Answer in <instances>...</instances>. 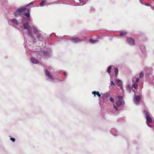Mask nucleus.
I'll return each mask as SVG.
<instances>
[{"mask_svg": "<svg viewBox=\"0 0 154 154\" xmlns=\"http://www.w3.org/2000/svg\"><path fill=\"white\" fill-rule=\"evenodd\" d=\"M23 26L25 29L27 30L28 35L32 39L33 43L37 42V39L40 41L45 39V37L42 33V32L38 29L36 26H33L32 27L29 25L28 22L24 23Z\"/></svg>", "mask_w": 154, "mask_h": 154, "instance_id": "obj_1", "label": "nucleus"}, {"mask_svg": "<svg viewBox=\"0 0 154 154\" xmlns=\"http://www.w3.org/2000/svg\"><path fill=\"white\" fill-rule=\"evenodd\" d=\"M63 71L60 70L59 72H55L54 75H52L46 69L45 70V74L47 77V80L50 82H60L64 81L62 77L59 75V74L60 73Z\"/></svg>", "mask_w": 154, "mask_h": 154, "instance_id": "obj_2", "label": "nucleus"}, {"mask_svg": "<svg viewBox=\"0 0 154 154\" xmlns=\"http://www.w3.org/2000/svg\"><path fill=\"white\" fill-rule=\"evenodd\" d=\"M124 104V100L122 99H120L116 102V106L113 104V108L110 109L109 111L114 114L117 115L118 113L120 110V109L118 107L123 106Z\"/></svg>", "mask_w": 154, "mask_h": 154, "instance_id": "obj_3", "label": "nucleus"}, {"mask_svg": "<svg viewBox=\"0 0 154 154\" xmlns=\"http://www.w3.org/2000/svg\"><path fill=\"white\" fill-rule=\"evenodd\" d=\"M143 113L146 119V123L147 125L149 127H152L151 123L153 122L152 116L151 114L146 110L143 111Z\"/></svg>", "mask_w": 154, "mask_h": 154, "instance_id": "obj_4", "label": "nucleus"}, {"mask_svg": "<svg viewBox=\"0 0 154 154\" xmlns=\"http://www.w3.org/2000/svg\"><path fill=\"white\" fill-rule=\"evenodd\" d=\"M51 49L50 48H48L42 51H40L39 54L42 56L45 57H47L51 56Z\"/></svg>", "mask_w": 154, "mask_h": 154, "instance_id": "obj_5", "label": "nucleus"}, {"mask_svg": "<svg viewBox=\"0 0 154 154\" xmlns=\"http://www.w3.org/2000/svg\"><path fill=\"white\" fill-rule=\"evenodd\" d=\"M30 9V8H28L27 9V12H25L24 15H22L21 16L22 18V21L25 20H26L27 21L30 20V14L29 12Z\"/></svg>", "mask_w": 154, "mask_h": 154, "instance_id": "obj_6", "label": "nucleus"}, {"mask_svg": "<svg viewBox=\"0 0 154 154\" xmlns=\"http://www.w3.org/2000/svg\"><path fill=\"white\" fill-rule=\"evenodd\" d=\"M135 95L134 98V101L135 104L137 105L140 103L141 100V95L139 94L134 93Z\"/></svg>", "mask_w": 154, "mask_h": 154, "instance_id": "obj_7", "label": "nucleus"}, {"mask_svg": "<svg viewBox=\"0 0 154 154\" xmlns=\"http://www.w3.org/2000/svg\"><path fill=\"white\" fill-rule=\"evenodd\" d=\"M126 43L131 46H134L135 45V42L133 38L128 37L126 39Z\"/></svg>", "mask_w": 154, "mask_h": 154, "instance_id": "obj_8", "label": "nucleus"}, {"mask_svg": "<svg viewBox=\"0 0 154 154\" xmlns=\"http://www.w3.org/2000/svg\"><path fill=\"white\" fill-rule=\"evenodd\" d=\"M72 42L76 44L79 42H81L82 40L80 38H79L77 37H72L71 38L69 39Z\"/></svg>", "mask_w": 154, "mask_h": 154, "instance_id": "obj_9", "label": "nucleus"}, {"mask_svg": "<svg viewBox=\"0 0 154 154\" xmlns=\"http://www.w3.org/2000/svg\"><path fill=\"white\" fill-rule=\"evenodd\" d=\"M8 23L10 25H12L13 23L16 25H17L18 24V21L15 19H13L9 20L8 21Z\"/></svg>", "mask_w": 154, "mask_h": 154, "instance_id": "obj_10", "label": "nucleus"}, {"mask_svg": "<svg viewBox=\"0 0 154 154\" xmlns=\"http://www.w3.org/2000/svg\"><path fill=\"white\" fill-rule=\"evenodd\" d=\"M126 88L127 90L129 92H130L132 90L134 93L135 92V91L133 90L132 86H131V84L128 82L126 85Z\"/></svg>", "mask_w": 154, "mask_h": 154, "instance_id": "obj_11", "label": "nucleus"}, {"mask_svg": "<svg viewBox=\"0 0 154 154\" xmlns=\"http://www.w3.org/2000/svg\"><path fill=\"white\" fill-rule=\"evenodd\" d=\"M79 2L77 3H76L74 5L77 6L80 5L82 6L85 5L86 3V0H79ZM74 5L73 4H72Z\"/></svg>", "mask_w": 154, "mask_h": 154, "instance_id": "obj_12", "label": "nucleus"}, {"mask_svg": "<svg viewBox=\"0 0 154 154\" xmlns=\"http://www.w3.org/2000/svg\"><path fill=\"white\" fill-rule=\"evenodd\" d=\"M110 132L111 134L114 136H117L119 134V132L114 128L111 129Z\"/></svg>", "mask_w": 154, "mask_h": 154, "instance_id": "obj_13", "label": "nucleus"}, {"mask_svg": "<svg viewBox=\"0 0 154 154\" xmlns=\"http://www.w3.org/2000/svg\"><path fill=\"white\" fill-rule=\"evenodd\" d=\"M115 82L116 84L118 85V86H119L121 89L123 88L122 86V81L119 79H116L115 80Z\"/></svg>", "mask_w": 154, "mask_h": 154, "instance_id": "obj_14", "label": "nucleus"}, {"mask_svg": "<svg viewBox=\"0 0 154 154\" xmlns=\"http://www.w3.org/2000/svg\"><path fill=\"white\" fill-rule=\"evenodd\" d=\"M66 2H67V3L65 2L62 0H58V1H57V2H55L54 3L55 4H68V5H73V4H72V3L68 2L67 1Z\"/></svg>", "mask_w": 154, "mask_h": 154, "instance_id": "obj_15", "label": "nucleus"}, {"mask_svg": "<svg viewBox=\"0 0 154 154\" xmlns=\"http://www.w3.org/2000/svg\"><path fill=\"white\" fill-rule=\"evenodd\" d=\"M0 3L2 6H6L8 5V0H0Z\"/></svg>", "mask_w": 154, "mask_h": 154, "instance_id": "obj_16", "label": "nucleus"}, {"mask_svg": "<svg viewBox=\"0 0 154 154\" xmlns=\"http://www.w3.org/2000/svg\"><path fill=\"white\" fill-rule=\"evenodd\" d=\"M30 60L32 62L33 64H37L39 63V62L38 60H37L33 57H32L30 58Z\"/></svg>", "mask_w": 154, "mask_h": 154, "instance_id": "obj_17", "label": "nucleus"}, {"mask_svg": "<svg viewBox=\"0 0 154 154\" xmlns=\"http://www.w3.org/2000/svg\"><path fill=\"white\" fill-rule=\"evenodd\" d=\"M27 8L25 5L23 7L18 8L17 10V11L21 14L22 12L24 11Z\"/></svg>", "mask_w": 154, "mask_h": 154, "instance_id": "obj_18", "label": "nucleus"}, {"mask_svg": "<svg viewBox=\"0 0 154 154\" xmlns=\"http://www.w3.org/2000/svg\"><path fill=\"white\" fill-rule=\"evenodd\" d=\"M140 49L141 52L143 54L145 53L146 50V47L145 45H140Z\"/></svg>", "mask_w": 154, "mask_h": 154, "instance_id": "obj_19", "label": "nucleus"}, {"mask_svg": "<svg viewBox=\"0 0 154 154\" xmlns=\"http://www.w3.org/2000/svg\"><path fill=\"white\" fill-rule=\"evenodd\" d=\"M109 97V95L108 93L103 94L102 96L103 100H106Z\"/></svg>", "mask_w": 154, "mask_h": 154, "instance_id": "obj_20", "label": "nucleus"}, {"mask_svg": "<svg viewBox=\"0 0 154 154\" xmlns=\"http://www.w3.org/2000/svg\"><path fill=\"white\" fill-rule=\"evenodd\" d=\"M112 66L110 65L107 68L106 71L109 74H110L111 73V71Z\"/></svg>", "mask_w": 154, "mask_h": 154, "instance_id": "obj_21", "label": "nucleus"}, {"mask_svg": "<svg viewBox=\"0 0 154 154\" xmlns=\"http://www.w3.org/2000/svg\"><path fill=\"white\" fill-rule=\"evenodd\" d=\"M90 42L92 44H95L99 42V41L97 39L94 40L93 39L90 38L89 39Z\"/></svg>", "mask_w": 154, "mask_h": 154, "instance_id": "obj_22", "label": "nucleus"}, {"mask_svg": "<svg viewBox=\"0 0 154 154\" xmlns=\"http://www.w3.org/2000/svg\"><path fill=\"white\" fill-rule=\"evenodd\" d=\"M127 33V32L126 31H122L120 32L119 36L121 37L123 36L126 35Z\"/></svg>", "mask_w": 154, "mask_h": 154, "instance_id": "obj_23", "label": "nucleus"}, {"mask_svg": "<svg viewBox=\"0 0 154 154\" xmlns=\"http://www.w3.org/2000/svg\"><path fill=\"white\" fill-rule=\"evenodd\" d=\"M14 16L16 17H18L19 16H21L22 15L21 13L17 11V10L14 13Z\"/></svg>", "mask_w": 154, "mask_h": 154, "instance_id": "obj_24", "label": "nucleus"}, {"mask_svg": "<svg viewBox=\"0 0 154 154\" xmlns=\"http://www.w3.org/2000/svg\"><path fill=\"white\" fill-rule=\"evenodd\" d=\"M114 71L115 74L117 75L118 74L119 72V70L117 67H115L114 68Z\"/></svg>", "mask_w": 154, "mask_h": 154, "instance_id": "obj_25", "label": "nucleus"}, {"mask_svg": "<svg viewBox=\"0 0 154 154\" xmlns=\"http://www.w3.org/2000/svg\"><path fill=\"white\" fill-rule=\"evenodd\" d=\"M132 88L134 89H136L138 87V85L137 83H134L132 85Z\"/></svg>", "mask_w": 154, "mask_h": 154, "instance_id": "obj_26", "label": "nucleus"}, {"mask_svg": "<svg viewBox=\"0 0 154 154\" xmlns=\"http://www.w3.org/2000/svg\"><path fill=\"white\" fill-rule=\"evenodd\" d=\"M46 2V0H42L39 3V5L41 6H42Z\"/></svg>", "mask_w": 154, "mask_h": 154, "instance_id": "obj_27", "label": "nucleus"}, {"mask_svg": "<svg viewBox=\"0 0 154 154\" xmlns=\"http://www.w3.org/2000/svg\"><path fill=\"white\" fill-rule=\"evenodd\" d=\"M114 85V86L115 85V83H114V81H111L110 82V86H109V88L110 89H111V87L112 88V87L111 86V85Z\"/></svg>", "mask_w": 154, "mask_h": 154, "instance_id": "obj_28", "label": "nucleus"}, {"mask_svg": "<svg viewBox=\"0 0 154 154\" xmlns=\"http://www.w3.org/2000/svg\"><path fill=\"white\" fill-rule=\"evenodd\" d=\"M139 76L140 78H143L144 76V73L143 72H140Z\"/></svg>", "mask_w": 154, "mask_h": 154, "instance_id": "obj_29", "label": "nucleus"}, {"mask_svg": "<svg viewBox=\"0 0 154 154\" xmlns=\"http://www.w3.org/2000/svg\"><path fill=\"white\" fill-rule=\"evenodd\" d=\"M33 4V2H32L25 6L26 8L27 7L31 5H32Z\"/></svg>", "mask_w": 154, "mask_h": 154, "instance_id": "obj_30", "label": "nucleus"}, {"mask_svg": "<svg viewBox=\"0 0 154 154\" xmlns=\"http://www.w3.org/2000/svg\"><path fill=\"white\" fill-rule=\"evenodd\" d=\"M97 91H94L92 92V94L94 95V97H95L96 96V95L97 94Z\"/></svg>", "mask_w": 154, "mask_h": 154, "instance_id": "obj_31", "label": "nucleus"}, {"mask_svg": "<svg viewBox=\"0 0 154 154\" xmlns=\"http://www.w3.org/2000/svg\"><path fill=\"white\" fill-rule=\"evenodd\" d=\"M109 100L112 103L114 102V100L112 97H109Z\"/></svg>", "mask_w": 154, "mask_h": 154, "instance_id": "obj_32", "label": "nucleus"}, {"mask_svg": "<svg viewBox=\"0 0 154 154\" xmlns=\"http://www.w3.org/2000/svg\"><path fill=\"white\" fill-rule=\"evenodd\" d=\"M90 10L91 12H94L95 11V9L94 7H91L90 8Z\"/></svg>", "mask_w": 154, "mask_h": 154, "instance_id": "obj_33", "label": "nucleus"}, {"mask_svg": "<svg viewBox=\"0 0 154 154\" xmlns=\"http://www.w3.org/2000/svg\"><path fill=\"white\" fill-rule=\"evenodd\" d=\"M97 94H96V95H97V96L99 97V98H100L101 97V95L100 94V93H99V92L98 91H97Z\"/></svg>", "mask_w": 154, "mask_h": 154, "instance_id": "obj_34", "label": "nucleus"}, {"mask_svg": "<svg viewBox=\"0 0 154 154\" xmlns=\"http://www.w3.org/2000/svg\"><path fill=\"white\" fill-rule=\"evenodd\" d=\"M63 74L66 77H67V73L66 72L64 71L63 72Z\"/></svg>", "mask_w": 154, "mask_h": 154, "instance_id": "obj_35", "label": "nucleus"}, {"mask_svg": "<svg viewBox=\"0 0 154 154\" xmlns=\"http://www.w3.org/2000/svg\"><path fill=\"white\" fill-rule=\"evenodd\" d=\"M140 3L142 5H144L145 4L143 0H139Z\"/></svg>", "mask_w": 154, "mask_h": 154, "instance_id": "obj_36", "label": "nucleus"}, {"mask_svg": "<svg viewBox=\"0 0 154 154\" xmlns=\"http://www.w3.org/2000/svg\"><path fill=\"white\" fill-rule=\"evenodd\" d=\"M10 140L13 142H14L15 141V139L14 138L11 137Z\"/></svg>", "mask_w": 154, "mask_h": 154, "instance_id": "obj_37", "label": "nucleus"}, {"mask_svg": "<svg viewBox=\"0 0 154 154\" xmlns=\"http://www.w3.org/2000/svg\"><path fill=\"white\" fill-rule=\"evenodd\" d=\"M112 37H116L117 38H119V36L118 35H114Z\"/></svg>", "mask_w": 154, "mask_h": 154, "instance_id": "obj_38", "label": "nucleus"}, {"mask_svg": "<svg viewBox=\"0 0 154 154\" xmlns=\"http://www.w3.org/2000/svg\"><path fill=\"white\" fill-rule=\"evenodd\" d=\"M144 5H145L148 6H150V5L149 4L147 3H146L144 4Z\"/></svg>", "mask_w": 154, "mask_h": 154, "instance_id": "obj_39", "label": "nucleus"}, {"mask_svg": "<svg viewBox=\"0 0 154 154\" xmlns=\"http://www.w3.org/2000/svg\"><path fill=\"white\" fill-rule=\"evenodd\" d=\"M139 81V78H137L136 80V82H138Z\"/></svg>", "mask_w": 154, "mask_h": 154, "instance_id": "obj_40", "label": "nucleus"}, {"mask_svg": "<svg viewBox=\"0 0 154 154\" xmlns=\"http://www.w3.org/2000/svg\"><path fill=\"white\" fill-rule=\"evenodd\" d=\"M150 7L153 10H154V7L153 6H152L150 5Z\"/></svg>", "mask_w": 154, "mask_h": 154, "instance_id": "obj_41", "label": "nucleus"}, {"mask_svg": "<svg viewBox=\"0 0 154 154\" xmlns=\"http://www.w3.org/2000/svg\"><path fill=\"white\" fill-rule=\"evenodd\" d=\"M149 71L150 72H152V69H148V71H147V72H148Z\"/></svg>", "mask_w": 154, "mask_h": 154, "instance_id": "obj_42", "label": "nucleus"}, {"mask_svg": "<svg viewBox=\"0 0 154 154\" xmlns=\"http://www.w3.org/2000/svg\"><path fill=\"white\" fill-rule=\"evenodd\" d=\"M25 46V47L26 48H27L29 50H30L31 51H32V49H29V48H28V47H27L26 46Z\"/></svg>", "mask_w": 154, "mask_h": 154, "instance_id": "obj_43", "label": "nucleus"}, {"mask_svg": "<svg viewBox=\"0 0 154 154\" xmlns=\"http://www.w3.org/2000/svg\"><path fill=\"white\" fill-rule=\"evenodd\" d=\"M56 36L57 38H62V37H61L60 36H57V35H56Z\"/></svg>", "mask_w": 154, "mask_h": 154, "instance_id": "obj_44", "label": "nucleus"}, {"mask_svg": "<svg viewBox=\"0 0 154 154\" xmlns=\"http://www.w3.org/2000/svg\"><path fill=\"white\" fill-rule=\"evenodd\" d=\"M153 54H154V50L153 51Z\"/></svg>", "mask_w": 154, "mask_h": 154, "instance_id": "obj_45", "label": "nucleus"}, {"mask_svg": "<svg viewBox=\"0 0 154 154\" xmlns=\"http://www.w3.org/2000/svg\"><path fill=\"white\" fill-rule=\"evenodd\" d=\"M153 79L154 80V76L153 77Z\"/></svg>", "mask_w": 154, "mask_h": 154, "instance_id": "obj_46", "label": "nucleus"}, {"mask_svg": "<svg viewBox=\"0 0 154 154\" xmlns=\"http://www.w3.org/2000/svg\"><path fill=\"white\" fill-rule=\"evenodd\" d=\"M120 119H122V118H121Z\"/></svg>", "mask_w": 154, "mask_h": 154, "instance_id": "obj_47", "label": "nucleus"}]
</instances>
